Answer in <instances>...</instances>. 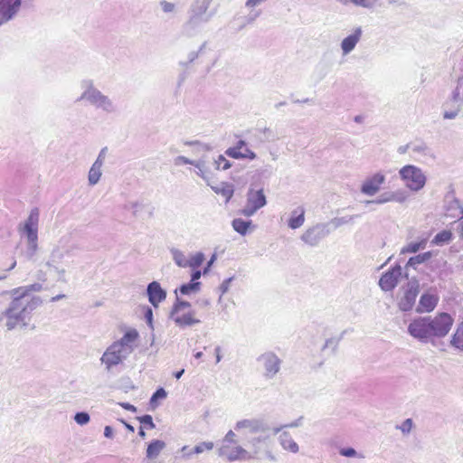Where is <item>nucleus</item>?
Segmentation results:
<instances>
[{"mask_svg": "<svg viewBox=\"0 0 463 463\" xmlns=\"http://www.w3.org/2000/svg\"><path fill=\"white\" fill-rule=\"evenodd\" d=\"M42 289V284L33 283L10 291L11 301L0 312V323L6 331L24 330L30 326L33 312L43 304L42 298L34 293Z\"/></svg>", "mask_w": 463, "mask_h": 463, "instance_id": "f257e3e1", "label": "nucleus"}, {"mask_svg": "<svg viewBox=\"0 0 463 463\" xmlns=\"http://www.w3.org/2000/svg\"><path fill=\"white\" fill-rule=\"evenodd\" d=\"M354 5L365 9H374L383 6V0H355Z\"/></svg>", "mask_w": 463, "mask_h": 463, "instance_id": "4c0bfd02", "label": "nucleus"}, {"mask_svg": "<svg viewBox=\"0 0 463 463\" xmlns=\"http://www.w3.org/2000/svg\"><path fill=\"white\" fill-rule=\"evenodd\" d=\"M39 209L31 210L27 219L19 226V232L23 239L25 240V250L22 255L27 260H34L39 250L38 244V224H39Z\"/></svg>", "mask_w": 463, "mask_h": 463, "instance_id": "423d86ee", "label": "nucleus"}, {"mask_svg": "<svg viewBox=\"0 0 463 463\" xmlns=\"http://www.w3.org/2000/svg\"><path fill=\"white\" fill-rule=\"evenodd\" d=\"M341 456L352 458L356 456V450L353 448H343L339 450Z\"/></svg>", "mask_w": 463, "mask_h": 463, "instance_id": "680f3d73", "label": "nucleus"}, {"mask_svg": "<svg viewBox=\"0 0 463 463\" xmlns=\"http://www.w3.org/2000/svg\"><path fill=\"white\" fill-rule=\"evenodd\" d=\"M213 165L216 170H227L232 166L231 162L222 155L213 159Z\"/></svg>", "mask_w": 463, "mask_h": 463, "instance_id": "a19ab883", "label": "nucleus"}, {"mask_svg": "<svg viewBox=\"0 0 463 463\" xmlns=\"http://www.w3.org/2000/svg\"><path fill=\"white\" fill-rule=\"evenodd\" d=\"M402 269L397 265L389 271L385 272L379 280V286L384 291L392 290L398 284L399 278L402 276Z\"/></svg>", "mask_w": 463, "mask_h": 463, "instance_id": "4468645a", "label": "nucleus"}, {"mask_svg": "<svg viewBox=\"0 0 463 463\" xmlns=\"http://www.w3.org/2000/svg\"><path fill=\"white\" fill-rule=\"evenodd\" d=\"M204 46H205V43H203V44L200 47V49H199V51H198V52H194V51L190 52L188 53V55H187V59H188V60H187V61H186V62H184V63L182 62L181 64H183V65H188L189 63H192L194 60H196V59L198 58V56H199V52H200L204 48Z\"/></svg>", "mask_w": 463, "mask_h": 463, "instance_id": "4d7b16f0", "label": "nucleus"}, {"mask_svg": "<svg viewBox=\"0 0 463 463\" xmlns=\"http://www.w3.org/2000/svg\"><path fill=\"white\" fill-rule=\"evenodd\" d=\"M413 427V421L411 419H406L401 425L396 426L398 430H400L402 434L408 435Z\"/></svg>", "mask_w": 463, "mask_h": 463, "instance_id": "09e8293b", "label": "nucleus"}, {"mask_svg": "<svg viewBox=\"0 0 463 463\" xmlns=\"http://www.w3.org/2000/svg\"><path fill=\"white\" fill-rule=\"evenodd\" d=\"M214 444L212 441H203L198 443L191 451L190 453H185V451L188 449V446H183L181 448V452L183 453V458L184 459H190L194 454H201L206 450L210 451L213 449Z\"/></svg>", "mask_w": 463, "mask_h": 463, "instance_id": "412c9836", "label": "nucleus"}, {"mask_svg": "<svg viewBox=\"0 0 463 463\" xmlns=\"http://www.w3.org/2000/svg\"><path fill=\"white\" fill-rule=\"evenodd\" d=\"M107 151H108V147H103L99 153V156L97 157V159L95 160L94 163H100V165H103L104 164V160L106 158V155H107Z\"/></svg>", "mask_w": 463, "mask_h": 463, "instance_id": "69168bd1", "label": "nucleus"}, {"mask_svg": "<svg viewBox=\"0 0 463 463\" xmlns=\"http://www.w3.org/2000/svg\"><path fill=\"white\" fill-rule=\"evenodd\" d=\"M300 420H301V419H298V420H295V421H293V422H291L289 424H286V425L281 426L279 428H275L273 430V434L279 433L283 428H297V427L300 426V424H301Z\"/></svg>", "mask_w": 463, "mask_h": 463, "instance_id": "e2e57ef3", "label": "nucleus"}, {"mask_svg": "<svg viewBox=\"0 0 463 463\" xmlns=\"http://www.w3.org/2000/svg\"><path fill=\"white\" fill-rule=\"evenodd\" d=\"M90 418L89 413L85 411L77 412L74 416V420L80 425H85L90 421Z\"/></svg>", "mask_w": 463, "mask_h": 463, "instance_id": "3c124183", "label": "nucleus"}, {"mask_svg": "<svg viewBox=\"0 0 463 463\" xmlns=\"http://www.w3.org/2000/svg\"><path fill=\"white\" fill-rule=\"evenodd\" d=\"M166 447V444L165 441L160 439H154L152 440L146 449V455L148 459H155L156 458L161 451Z\"/></svg>", "mask_w": 463, "mask_h": 463, "instance_id": "a878e982", "label": "nucleus"}, {"mask_svg": "<svg viewBox=\"0 0 463 463\" xmlns=\"http://www.w3.org/2000/svg\"><path fill=\"white\" fill-rule=\"evenodd\" d=\"M452 240V233L449 231H442L435 235L432 243L436 245H443L449 243Z\"/></svg>", "mask_w": 463, "mask_h": 463, "instance_id": "c9c22d12", "label": "nucleus"}, {"mask_svg": "<svg viewBox=\"0 0 463 463\" xmlns=\"http://www.w3.org/2000/svg\"><path fill=\"white\" fill-rule=\"evenodd\" d=\"M363 35L362 27H356L353 30L352 33L344 38L341 42V50L344 55L349 54L353 52L356 44L360 42Z\"/></svg>", "mask_w": 463, "mask_h": 463, "instance_id": "6ab92c4d", "label": "nucleus"}, {"mask_svg": "<svg viewBox=\"0 0 463 463\" xmlns=\"http://www.w3.org/2000/svg\"><path fill=\"white\" fill-rule=\"evenodd\" d=\"M457 108L452 110H445L443 112V118L445 119H454L458 115L459 111L461 110L462 105L460 103H457Z\"/></svg>", "mask_w": 463, "mask_h": 463, "instance_id": "864d4df0", "label": "nucleus"}, {"mask_svg": "<svg viewBox=\"0 0 463 463\" xmlns=\"http://www.w3.org/2000/svg\"><path fill=\"white\" fill-rule=\"evenodd\" d=\"M216 194H220L226 198V203L231 200L233 195V185L228 183H222L220 186L212 187Z\"/></svg>", "mask_w": 463, "mask_h": 463, "instance_id": "7c9ffc66", "label": "nucleus"}, {"mask_svg": "<svg viewBox=\"0 0 463 463\" xmlns=\"http://www.w3.org/2000/svg\"><path fill=\"white\" fill-rule=\"evenodd\" d=\"M21 5L22 0H0V25L13 19Z\"/></svg>", "mask_w": 463, "mask_h": 463, "instance_id": "ddd939ff", "label": "nucleus"}, {"mask_svg": "<svg viewBox=\"0 0 463 463\" xmlns=\"http://www.w3.org/2000/svg\"><path fill=\"white\" fill-rule=\"evenodd\" d=\"M391 194H392L391 192L383 193V194H380L374 200H368V201H366L365 204H370V203L383 204V203H386L392 202V198Z\"/></svg>", "mask_w": 463, "mask_h": 463, "instance_id": "c03bdc74", "label": "nucleus"}, {"mask_svg": "<svg viewBox=\"0 0 463 463\" xmlns=\"http://www.w3.org/2000/svg\"><path fill=\"white\" fill-rule=\"evenodd\" d=\"M145 318H146L147 325L150 327H152L153 311H152L151 307H146V312H145Z\"/></svg>", "mask_w": 463, "mask_h": 463, "instance_id": "774afa93", "label": "nucleus"}, {"mask_svg": "<svg viewBox=\"0 0 463 463\" xmlns=\"http://www.w3.org/2000/svg\"><path fill=\"white\" fill-rule=\"evenodd\" d=\"M82 93L79 100H85L90 106L100 109L107 114L116 113L118 110L116 103L107 95L103 94L95 87L92 80L85 79L80 81Z\"/></svg>", "mask_w": 463, "mask_h": 463, "instance_id": "0eeeda50", "label": "nucleus"}, {"mask_svg": "<svg viewBox=\"0 0 463 463\" xmlns=\"http://www.w3.org/2000/svg\"><path fill=\"white\" fill-rule=\"evenodd\" d=\"M146 295L148 301L154 307H157L159 303L166 298V291L162 288L157 281H152L147 285Z\"/></svg>", "mask_w": 463, "mask_h": 463, "instance_id": "a211bd4d", "label": "nucleus"}, {"mask_svg": "<svg viewBox=\"0 0 463 463\" xmlns=\"http://www.w3.org/2000/svg\"><path fill=\"white\" fill-rule=\"evenodd\" d=\"M454 319L445 312L435 317H420L408 326V333L421 343H429L433 338L446 336L453 325Z\"/></svg>", "mask_w": 463, "mask_h": 463, "instance_id": "f03ea898", "label": "nucleus"}, {"mask_svg": "<svg viewBox=\"0 0 463 463\" xmlns=\"http://www.w3.org/2000/svg\"><path fill=\"white\" fill-rule=\"evenodd\" d=\"M124 210L131 213L132 216L140 219L144 213H147L148 216H151L152 211L149 205L143 201H128L124 206Z\"/></svg>", "mask_w": 463, "mask_h": 463, "instance_id": "aec40b11", "label": "nucleus"}, {"mask_svg": "<svg viewBox=\"0 0 463 463\" xmlns=\"http://www.w3.org/2000/svg\"><path fill=\"white\" fill-rule=\"evenodd\" d=\"M225 443H232L237 444L238 440L236 439V434L233 430H229L222 439V444Z\"/></svg>", "mask_w": 463, "mask_h": 463, "instance_id": "13d9d810", "label": "nucleus"}, {"mask_svg": "<svg viewBox=\"0 0 463 463\" xmlns=\"http://www.w3.org/2000/svg\"><path fill=\"white\" fill-rule=\"evenodd\" d=\"M279 441L280 446L291 453H298L299 447L298 443L292 439L291 435L288 431H283L279 437Z\"/></svg>", "mask_w": 463, "mask_h": 463, "instance_id": "393cba45", "label": "nucleus"}, {"mask_svg": "<svg viewBox=\"0 0 463 463\" xmlns=\"http://www.w3.org/2000/svg\"><path fill=\"white\" fill-rule=\"evenodd\" d=\"M252 225V222L250 220L246 221L241 218H235L232 222V226L235 232L240 233L241 235H246L249 228Z\"/></svg>", "mask_w": 463, "mask_h": 463, "instance_id": "cd10ccee", "label": "nucleus"}, {"mask_svg": "<svg viewBox=\"0 0 463 463\" xmlns=\"http://www.w3.org/2000/svg\"><path fill=\"white\" fill-rule=\"evenodd\" d=\"M137 420L139 422L143 425L147 426L149 429H154L156 427L153 418L149 414L143 415L141 417H138Z\"/></svg>", "mask_w": 463, "mask_h": 463, "instance_id": "6e6d98bb", "label": "nucleus"}, {"mask_svg": "<svg viewBox=\"0 0 463 463\" xmlns=\"http://www.w3.org/2000/svg\"><path fill=\"white\" fill-rule=\"evenodd\" d=\"M171 253H172L174 261L175 262V264L178 267H181V268L188 267V260L186 259V257L183 251H181L177 249H172Z\"/></svg>", "mask_w": 463, "mask_h": 463, "instance_id": "f704fd0d", "label": "nucleus"}, {"mask_svg": "<svg viewBox=\"0 0 463 463\" xmlns=\"http://www.w3.org/2000/svg\"><path fill=\"white\" fill-rule=\"evenodd\" d=\"M341 337H331L327 339L323 346V350L330 348L333 352H335L338 346Z\"/></svg>", "mask_w": 463, "mask_h": 463, "instance_id": "603ef678", "label": "nucleus"}, {"mask_svg": "<svg viewBox=\"0 0 463 463\" xmlns=\"http://www.w3.org/2000/svg\"><path fill=\"white\" fill-rule=\"evenodd\" d=\"M459 334L460 331L457 328L455 334L452 335L450 344L453 347L463 350V335Z\"/></svg>", "mask_w": 463, "mask_h": 463, "instance_id": "de8ad7c7", "label": "nucleus"}, {"mask_svg": "<svg viewBox=\"0 0 463 463\" xmlns=\"http://www.w3.org/2000/svg\"><path fill=\"white\" fill-rule=\"evenodd\" d=\"M232 279H233V278L231 277L222 281V283L221 284V286L219 288V289L221 291L220 298H222V296L223 294H225L229 290V288H230V285H231V282L232 281Z\"/></svg>", "mask_w": 463, "mask_h": 463, "instance_id": "052dcab7", "label": "nucleus"}, {"mask_svg": "<svg viewBox=\"0 0 463 463\" xmlns=\"http://www.w3.org/2000/svg\"><path fill=\"white\" fill-rule=\"evenodd\" d=\"M411 153L415 156H427L430 152L428 146L421 141L410 143Z\"/></svg>", "mask_w": 463, "mask_h": 463, "instance_id": "473e14b6", "label": "nucleus"}, {"mask_svg": "<svg viewBox=\"0 0 463 463\" xmlns=\"http://www.w3.org/2000/svg\"><path fill=\"white\" fill-rule=\"evenodd\" d=\"M420 284L418 280H411L408 283L404 296L399 302V307L402 311H409L415 304L416 298L419 294Z\"/></svg>", "mask_w": 463, "mask_h": 463, "instance_id": "f8f14e48", "label": "nucleus"}, {"mask_svg": "<svg viewBox=\"0 0 463 463\" xmlns=\"http://www.w3.org/2000/svg\"><path fill=\"white\" fill-rule=\"evenodd\" d=\"M437 303L438 298L430 294H423L420 298L417 311L420 313L430 312L436 307Z\"/></svg>", "mask_w": 463, "mask_h": 463, "instance_id": "5701e85b", "label": "nucleus"}, {"mask_svg": "<svg viewBox=\"0 0 463 463\" xmlns=\"http://www.w3.org/2000/svg\"><path fill=\"white\" fill-rule=\"evenodd\" d=\"M459 334L460 331L457 328L455 334L452 335L450 344L453 347L463 350V335Z\"/></svg>", "mask_w": 463, "mask_h": 463, "instance_id": "49530a36", "label": "nucleus"}, {"mask_svg": "<svg viewBox=\"0 0 463 463\" xmlns=\"http://www.w3.org/2000/svg\"><path fill=\"white\" fill-rule=\"evenodd\" d=\"M356 217H358V215L336 217V218L332 219L328 223H329V225L331 224L334 226L335 229H336L342 225L353 222V221Z\"/></svg>", "mask_w": 463, "mask_h": 463, "instance_id": "ea45409f", "label": "nucleus"}, {"mask_svg": "<svg viewBox=\"0 0 463 463\" xmlns=\"http://www.w3.org/2000/svg\"><path fill=\"white\" fill-rule=\"evenodd\" d=\"M201 282H192L183 284L179 288V291L182 295H190L191 293H195L200 290Z\"/></svg>", "mask_w": 463, "mask_h": 463, "instance_id": "e433bc0d", "label": "nucleus"}, {"mask_svg": "<svg viewBox=\"0 0 463 463\" xmlns=\"http://www.w3.org/2000/svg\"><path fill=\"white\" fill-rule=\"evenodd\" d=\"M167 393L165 391V389L163 388H159L157 389L154 393L153 395L151 396L150 398V404L152 406H155L156 402H157V400L159 399H165L166 397Z\"/></svg>", "mask_w": 463, "mask_h": 463, "instance_id": "8fccbe9b", "label": "nucleus"}, {"mask_svg": "<svg viewBox=\"0 0 463 463\" xmlns=\"http://www.w3.org/2000/svg\"><path fill=\"white\" fill-rule=\"evenodd\" d=\"M161 9L164 13L169 14V13H176L177 8L175 4L167 2V1H162L160 3Z\"/></svg>", "mask_w": 463, "mask_h": 463, "instance_id": "5fc2aeb1", "label": "nucleus"}, {"mask_svg": "<svg viewBox=\"0 0 463 463\" xmlns=\"http://www.w3.org/2000/svg\"><path fill=\"white\" fill-rule=\"evenodd\" d=\"M172 310H174L175 314L183 312V311H188L193 310L191 303L185 300H181L177 296L175 302L173 305Z\"/></svg>", "mask_w": 463, "mask_h": 463, "instance_id": "58836bf2", "label": "nucleus"}, {"mask_svg": "<svg viewBox=\"0 0 463 463\" xmlns=\"http://www.w3.org/2000/svg\"><path fill=\"white\" fill-rule=\"evenodd\" d=\"M262 131L265 137V140L275 141L278 139V137L274 135L273 131L270 128H265Z\"/></svg>", "mask_w": 463, "mask_h": 463, "instance_id": "0e129e2a", "label": "nucleus"}, {"mask_svg": "<svg viewBox=\"0 0 463 463\" xmlns=\"http://www.w3.org/2000/svg\"><path fill=\"white\" fill-rule=\"evenodd\" d=\"M193 165L196 168V175L203 180H204L207 183V184H209V181L212 177V173L207 165L206 158L203 156L198 160H194Z\"/></svg>", "mask_w": 463, "mask_h": 463, "instance_id": "4be33fe9", "label": "nucleus"}, {"mask_svg": "<svg viewBox=\"0 0 463 463\" xmlns=\"http://www.w3.org/2000/svg\"><path fill=\"white\" fill-rule=\"evenodd\" d=\"M451 97L455 103L463 104V75L458 78Z\"/></svg>", "mask_w": 463, "mask_h": 463, "instance_id": "72a5a7b5", "label": "nucleus"}, {"mask_svg": "<svg viewBox=\"0 0 463 463\" xmlns=\"http://www.w3.org/2000/svg\"><path fill=\"white\" fill-rule=\"evenodd\" d=\"M213 0H194L187 11V19L182 25V34L192 38L198 35L204 24H208L216 14L212 7Z\"/></svg>", "mask_w": 463, "mask_h": 463, "instance_id": "7ed1b4c3", "label": "nucleus"}, {"mask_svg": "<svg viewBox=\"0 0 463 463\" xmlns=\"http://www.w3.org/2000/svg\"><path fill=\"white\" fill-rule=\"evenodd\" d=\"M194 161V160H191L184 156H178L175 158L174 163L175 165H193Z\"/></svg>", "mask_w": 463, "mask_h": 463, "instance_id": "bf43d9fd", "label": "nucleus"}, {"mask_svg": "<svg viewBox=\"0 0 463 463\" xmlns=\"http://www.w3.org/2000/svg\"><path fill=\"white\" fill-rule=\"evenodd\" d=\"M138 333L136 329L127 331L123 336L112 343L103 353L100 362L107 371L122 364L135 350Z\"/></svg>", "mask_w": 463, "mask_h": 463, "instance_id": "20e7f679", "label": "nucleus"}, {"mask_svg": "<svg viewBox=\"0 0 463 463\" xmlns=\"http://www.w3.org/2000/svg\"><path fill=\"white\" fill-rule=\"evenodd\" d=\"M400 178L411 192L420 191L426 184L427 177L423 171L413 165H407L399 170Z\"/></svg>", "mask_w": 463, "mask_h": 463, "instance_id": "6e6552de", "label": "nucleus"}, {"mask_svg": "<svg viewBox=\"0 0 463 463\" xmlns=\"http://www.w3.org/2000/svg\"><path fill=\"white\" fill-rule=\"evenodd\" d=\"M331 232L329 223H317L307 228L301 235L300 239L306 244L314 247L317 246L324 238Z\"/></svg>", "mask_w": 463, "mask_h": 463, "instance_id": "9b49d317", "label": "nucleus"}, {"mask_svg": "<svg viewBox=\"0 0 463 463\" xmlns=\"http://www.w3.org/2000/svg\"><path fill=\"white\" fill-rule=\"evenodd\" d=\"M194 310L183 311L177 314L171 310L169 317L174 320L179 327L193 326L200 324L201 320L196 318Z\"/></svg>", "mask_w": 463, "mask_h": 463, "instance_id": "dca6fc26", "label": "nucleus"}, {"mask_svg": "<svg viewBox=\"0 0 463 463\" xmlns=\"http://www.w3.org/2000/svg\"><path fill=\"white\" fill-rule=\"evenodd\" d=\"M225 155L235 159H250L253 160L257 157V155L252 150L245 147L243 151L236 150V148H228L225 151Z\"/></svg>", "mask_w": 463, "mask_h": 463, "instance_id": "bb28decb", "label": "nucleus"}, {"mask_svg": "<svg viewBox=\"0 0 463 463\" xmlns=\"http://www.w3.org/2000/svg\"><path fill=\"white\" fill-rule=\"evenodd\" d=\"M305 222V209L302 206L298 207L291 213V217L288 222L289 228L296 230L300 228Z\"/></svg>", "mask_w": 463, "mask_h": 463, "instance_id": "b1692460", "label": "nucleus"}, {"mask_svg": "<svg viewBox=\"0 0 463 463\" xmlns=\"http://www.w3.org/2000/svg\"><path fill=\"white\" fill-rule=\"evenodd\" d=\"M265 380H272L281 370L282 360L272 351H267L257 358Z\"/></svg>", "mask_w": 463, "mask_h": 463, "instance_id": "1a4fd4ad", "label": "nucleus"}, {"mask_svg": "<svg viewBox=\"0 0 463 463\" xmlns=\"http://www.w3.org/2000/svg\"><path fill=\"white\" fill-rule=\"evenodd\" d=\"M184 145L185 146H194L195 147V149H194L195 153H201V152H203V151L211 150V146L209 145L201 143L198 140L185 141Z\"/></svg>", "mask_w": 463, "mask_h": 463, "instance_id": "a18cd8bd", "label": "nucleus"}, {"mask_svg": "<svg viewBox=\"0 0 463 463\" xmlns=\"http://www.w3.org/2000/svg\"><path fill=\"white\" fill-rule=\"evenodd\" d=\"M267 203L266 196L263 189H250L247 193V202L241 213L246 217H250L256 213L258 210L265 206Z\"/></svg>", "mask_w": 463, "mask_h": 463, "instance_id": "9d476101", "label": "nucleus"}, {"mask_svg": "<svg viewBox=\"0 0 463 463\" xmlns=\"http://www.w3.org/2000/svg\"><path fill=\"white\" fill-rule=\"evenodd\" d=\"M427 245V239H422L420 241L411 242L402 249V253H416L420 250H424Z\"/></svg>", "mask_w": 463, "mask_h": 463, "instance_id": "2f4dec72", "label": "nucleus"}, {"mask_svg": "<svg viewBox=\"0 0 463 463\" xmlns=\"http://www.w3.org/2000/svg\"><path fill=\"white\" fill-rule=\"evenodd\" d=\"M100 163H93L88 175V181L90 185H95L99 183L102 172Z\"/></svg>", "mask_w": 463, "mask_h": 463, "instance_id": "c756f323", "label": "nucleus"}, {"mask_svg": "<svg viewBox=\"0 0 463 463\" xmlns=\"http://www.w3.org/2000/svg\"><path fill=\"white\" fill-rule=\"evenodd\" d=\"M234 430L241 435L245 445L252 448L255 453L260 450V445L270 437L269 425L258 418L238 420Z\"/></svg>", "mask_w": 463, "mask_h": 463, "instance_id": "39448f33", "label": "nucleus"}, {"mask_svg": "<svg viewBox=\"0 0 463 463\" xmlns=\"http://www.w3.org/2000/svg\"><path fill=\"white\" fill-rule=\"evenodd\" d=\"M204 259V254L203 252H197L188 260V267L196 269L203 264Z\"/></svg>", "mask_w": 463, "mask_h": 463, "instance_id": "37998d69", "label": "nucleus"}, {"mask_svg": "<svg viewBox=\"0 0 463 463\" xmlns=\"http://www.w3.org/2000/svg\"><path fill=\"white\" fill-rule=\"evenodd\" d=\"M47 266L51 267V268H53V269L58 273V279L59 280H61V281H65V270L64 269H59L57 267L55 266H52V262L51 261H48L47 262Z\"/></svg>", "mask_w": 463, "mask_h": 463, "instance_id": "338daca9", "label": "nucleus"}, {"mask_svg": "<svg viewBox=\"0 0 463 463\" xmlns=\"http://www.w3.org/2000/svg\"><path fill=\"white\" fill-rule=\"evenodd\" d=\"M218 454L220 457L227 458L229 461L245 459L248 458L247 450L240 445L232 448L229 445L222 444L218 449Z\"/></svg>", "mask_w": 463, "mask_h": 463, "instance_id": "f3484780", "label": "nucleus"}, {"mask_svg": "<svg viewBox=\"0 0 463 463\" xmlns=\"http://www.w3.org/2000/svg\"><path fill=\"white\" fill-rule=\"evenodd\" d=\"M431 256H432L431 251H426V252L418 254L414 257H411L409 259V260L406 264V269H408V268L416 269L418 265L422 264V263L426 262L427 260H429L431 258Z\"/></svg>", "mask_w": 463, "mask_h": 463, "instance_id": "c85d7f7f", "label": "nucleus"}, {"mask_svg": "<svg viewBox=\"0 0 463 463\" xmlns=\"http://www.w3.org/2000/svg\"><path fill=\"white\" fill-rule=\"evenodd\" d=\"M384 182V175L376 173L363 183L361 192L365 195L373 196L379 192L381 185Z\"/></svg>", "mask_w": 463, "mask_h": 463, "instance_id": "2eb2a0df", "label": "nucleus"}, {"mask_svg": "<svg viewBox=\"0 0 463 463\" xmlns=\"http://www.w3.org/2000/svg\"><path fill=\"white\" fill-rule=\"evenodd\" d=\"M391 195L392 198V202L403 203H405L409 198V194L405 190L399 189L394 192H391Z\"/></svg>", "mask_w": 463, "mask_h": 463, "instance_id": "79ce46f5", "label": "nucleus"}]
</instances>
